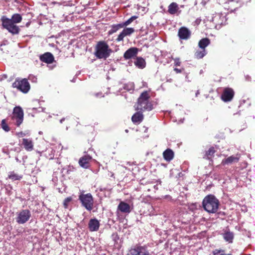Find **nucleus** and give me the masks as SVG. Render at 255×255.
<instances>
[{
    "label": "nucleus",
    "instance_id": "1",
    "mask_svg": "<svg viewBox=\"0 0 255 255\" xmlns=\"http://www.w3.org/2000/svg\"><path fill=\"white\" fill-rule=\"evenodd\" d=\"M203 207L209 213H216L219 208V200L212 195L206 196L202 202Z\"/></svg>",
    "mask_w": 255,
    "mask_h": 255
},
{
    "label": "nucleus",
    "instance_id": "2",
    "mask_svg": "<svg viewBox=\"0 0 255 255\" xmlns=\"http://www.w3.org/2000/svg\"><path fill=\"white\" fill-rule=\"evenodd\" d=\"M112 52V50L105 41H100L96 45L94 54L99 59H106Z\"/></svg>",
    "mask_w": 255,
    "mask_h": 255
},
{
    "label": "nucleus",
    "instance_id": "3",
    "mask_svg": "<svg viewBox=\"0 0 255 255\" xmlns=\"http://www.w3.org/2000/svg\"><path fill=\"white\" fill-rule=\"evenodd\" d=\"M149 96L147 91L143 92L138 98L137 103L135 105L136 110L144 111L152 109V104L149 102Z\"/></svg>",
    "mask_w": 255,
    "mask_h": 255
},
{
    "label": "nucleus",
    "instance_id": "4",
    "mask_svg": "<svg viewBox=\"0 0 255 255\" xmlns=\"http://www.w3.org/2000/svg\"><path fill=\"white\" fill-rule=\"evenodd\" d=\"M79 200L80 201L82 205L88 211H91L93 209L94 199L91 194H82L79 196Z\"/></svg>",
    "mask_w": 255,
    "mask_h": 255
},
{
    "label": "nucleus",
    "instance_id": "5",
    "mask_svg": "<svg viewBox=\"0 0 255 255\" xmlns=\"http://www.w3.org/2000/svg\"><path fill=\"white\" fill-rule=\"evenodd\" d=\"M2 26L13 34H18L19 32V27L16 25L15 23L12 22L6 17L3 16L1 18Z\"/></svg>",
    "mask_w": 255,
    "mask_h": 255
},
{
    "label": "nucleus",
    "instance_id": "6",
    "mask_svg": "<svg viewBox=\"0 0 255 255\" xmlns=\"http://www.w3.org/2000/svg\"><path fill=\"white\" fill-rule=\"evenodd\" d=\"M12 87L16 88L23 93H27L30 90V84L26 79H16L12 84Z\"/></svg>",
    "mask_w": 255,
    "mask_h": 255
},
{
    "label": "nucleus",
    "instance_id": "7",
    "mask_svg": "<svg viewBox=\"0 0 255 255\" xmlns=\"http://www.w3.org/2000/svg\"><path fill=\"white\" fill-rule=\"evenodd\" d=\"M147 248L144 246L136 245L128 251L127 255H149Z\"/></svg>",
    "mask_w": 255,
    "mask_h": 255
},
{
    "label": "nucleus",
    "instance_id": "8",
    "mask_svg": "<svg viewBox=\"0 0 255 255\" xmlns=\"http://www.w3.org/2000/svg\"><path fill=\"white\" fill-rule=\"evenodd\" d=\"M31 216V213L29 210H22L17 213V217L15 220L18 224H23L29 220Z\"/></svg>",
    "mask_w": 255,
    "mask_h": 255
},
{
    "label": "nucleus",
    "instance_id": "9",
    "mask_svg": "<svg viewBox=\"0 0 255 255\" xmlns=\"http://www.w3.org/2000/svg\"><path fill=\"white\" fill-rule=\"evenodd\" d=\"M13 120L15 121L16 125L19 126L23 120V112L20 107H16L13 109Z\"/></svg>",
    "mask_w": 255,
    "mask_h": 255
},
{
    "label": "nucleus",
    "instance_id": "10",
    "mask_svg": "<svg viewBox=\"0 0 255 255\" xmlns=\"http://www.w3.org/2000/svg\"><path fill=\"white\" fill-rule=\"evenodd\" d=\"M92 157L89 155H85L79 160V164L84 168H88L90 166V163L92 160Z\"/></svg>",
    "mask_w": 255,
    "mask_h": 255
},
{
    "label": "nucleus",
    "instance_id": "11",
    "mask_svg": "<svg viewBox=\"0 0 255 255\" xmlns=\"http://www.w3.org/2000/svg\"><path fill=\"white\" fill-rule=\"evenodd\" d=\"M234 92L231 88H226L222 95V99L225 102L230 101L233 98Z\"/></svg>",
    "mask_w": 255,
    "mask_h": 255
},
{
    "label": "nucleus",
    "instance_id": "12",
    "mask_svg": "<svg viewBox=\"0 0 255 255\" xmlns=\"http://www.w3.org/2000/svg\"><path fill=\"white\" fill-rule=\"evenodd\" d=\"M134 31V29L131 27L124 28L118 35L116 40L118 42L123 41L125 37L131 35Z\"/></svg>",
    "mask_w": 255,
    "mask_h": 255
},
{
    "label": "nucleus",
    "instance_id": "13",
    "mask_svg": "<svg viewBox=\"0 0 255 255\" xmlns=\"http://www.w3.org/2000/svg\"><path fill=\"white\" fill-rule=\"evenodd\" d=\"M138 52V49L136 47H131L128 49L124 54L125 59L128 60L134 58L136 56Z\"/></svg>",
    "mask_w": 255,
    "mask_h": 255
},
{
    "label": "nucleus",
    "instance_id": "14",
    "mask_svg": "<svg viewBox=\"0 0 255 255\" xmlns=\"http://www.w3.org/2000/svg\"><path fill=\"white\" fill-rule=\"evenodd\" d=\"M100 225V222L97 219H91L88 223V228L91 232H96L99 230Z\"/></svg>",
    "mask_w": 255,
    "mask_h": 255
},
{
    "label": "nucleus",
    "instance_id": "15",
    "mask_svg": "<svg viewBox=\"0 0 255 255\" xmlns=\"http://www.w3.org/2000/svg\"><path fill=\"white\" fill-rule=\"evenodd\" d=\"M190 31L185 27H182L179 29L178 35L180 39H187L190 37Z\"/></svg>",
    "mask_w": 255,
    "mask_h": 255
},
{
    "label": "nucleus",
    "instance_id": "16",
    "mask_svg": "<svg viewBox=\"0 0 255 255\" xmlns=\"http://www.w3.org/2000/svg\"><path fill=\"white\" fill-rule=\"evenodd\" d=\"M40 60L43 62L50 64L54 61V58L51 53L47 52L40 56Z\"/></svg>",
    "mask_w": 255,
    "mask_h": 255
},
{
    "label": "nucleus",
    "instance_id": "17",
    "mask_svg": "<svg viewBox=\"0 0 255 255\" xmlns=\"http://www.w3.org/2000/svg\"><path fill=\"white\" fill-rule=\"evenodd\" d=\"M22 144L25 149L28 151H31L33 149V143L31 139L23 138Z\"/></svg>",
    "mask_w": 255,
    "mask_h": 255
},
{
    "label": "nucleus",
    "instance_id": "18",
    "mask_svg": "<svg viewBox=\"0 0 255 255\" xmlns=\"http://www.w3.org/2000/svg\"><path fill=\"white\" fill-rule=\"evenodd\" d=\"M118 209L124 213H129L130 212V206L124 202H120L118 205Z\"/></svg>",
    "mask_w": 255,
    "mask_h": 255
},
{
    "label": "nucleus",
    "instance_id": "19",
    "mask_svg": "<svg viewBox=\"0 0 255 255\" xmlns=\"http://www.w3.org/2000/svg\"><path fill=\"white\" fill-rule=\"evenodd\" d=\"M224 239L227 242L231 243L233 242L234 235L232 232L228 230L225 231L224 233L222 234Z\"/></svg>",
    "mask_w": 255,
    "mask_h": 255
},
{
    "label": "nucleus",
    "instance_id": "20",
    "mask_svg": "<svg viewBox=\"0 0 255 255\" xmlns=\"http://www.w3.org/2000/svg\"><path fill=\"white\" fill-rule=\"evenodd\" d=\"M143 119V116L142 114L140 112H136L132 116L131 120L134 124H138L142 122Z\"/></svg>",
    "mask_w": 255,
    "mask_h": 255
},
{
    "label": "nucleus",
    "instance_id": "21",
    "mask_svg": "<svg viewBox=\"0 0 255 255\" xmlns=\"http://www.w3.org/2000/svg\"><path fill=\"white\" fill-rule=\"evenodd\" d=\"M239 160V157L231 156L226 159H224L222 161L223 165L231 164L233 162H238Z\"/></svg>",
    "mask_w": 255,
    "mask_h": 255
},
{
    "label": "nucleus",
    "instance_id": "22",
    "mask_svg": "<svg viewBox=\"0 0 255 255\" xmlns=\"http://www.w3.org/2000/svg\"><path fill=\"white\" fill-rule=\"evenodd\" d=\"M163 156L165 160L170 161L173 158L174 153L171 149H167L163 152Z\"/></svg>",
    "mask_w": 255,
    "mask_h": 255
},
{
    "label": "nucleus",
    "instance_id": "23",
    "mask_svg": "<svg viewBox=\"0 0 255 255\" xmlns=\"http://www.w3.org/2000/svg\"><path fill=\"white\" fill-rule=\"evenodd\" d=\"M135 65L138 68L143 69L145 66V61L141 57H137L134 62Z\"/></svg>",
    "mask_w": 255,
    "mask_h": 255
},
{
    "label": "nucleus",
    "instance_id": "24",
    "mask_svg": "<svg viewBox=\"0 0 255 255\" xmlns=\"http://www.w3.org/2000/svg\"><path fill=\"white\" fill-rule=\"evenodd\" d=\"M178 9L177 4L175 2H172L169 5L168 11L169 13L174 14L176 13Z\"/></svg>",
    "mask_w": 255,
    "mask_h": 255
},
{
    "label": "nucleus",
    "instance_id": "25",
    "mask_svg": "<svg viewBox=\"0 0 255 255\" xmlns=\"http://www.w3.org/2000/svg\"><path fill=\"white\" fill-rule=\"evenodd\" d=\"M210 43V40L207 38H205L199 41L198 45L201 49H205V47L209 45Z\"/></svg>",
    "mask_w": 255,
    "mask_h": 255
},
{
    "label": "nucleus",
    "instance_id": "26",
    "mask_svg": "<svg viewBox=\"0 0 255 255\" xmlns=\"http://www.w3.org/2000/svg\"><path fill=\"white\" fill-rule=\"evenodd\" d=\"M123 25L122 23L116 24V25H113L112 26L111 29L108 31V34L111 35L113 33L116 32L119 29L123 28Z\"/></svg>",
    "mask_w": 255,
    "mask_h": 255
},
{
    "label": "nucleus",
    "instance_id": "27",
    "mask_svg": "<svg viewBox=\"0 0 255 255\" xmlns=\"http://www.w3.org/2000/svg\"><path fill=\"white\" fill-rule=\"evenodd\" d=\"M8 178L12 181L19 180L22 178V175H19L14 172H10L8 174Z\"/></svg>",
    "mask_w": 255,
    "mask_h": 255
},
{
    "label": "nucleus",
    "instance_id": "28",
    "mask_svg": "<svg viewBox=\"0 0 255 255\" xmlns=\"http://www.w3.org/2000/svg\"><path fill=\"white\" fill-rule=\"evenodd\" d=\"M10 20H11V21L15 23H18L21 21L22 20V16L20 15V14L18 13H15L13 14L11 18H9Z\"/></svg>",
    "mask_w": 255,
    "mask_h": 255
},
{
    "label": "nucleus",
    "instance_id": "29",
    "mask_svg": "<svg viewBox=\"0 0 255 255\" xmlns=\"http://www.w3.org/2000/svg\"><path fill=\"white\" fill-rule=\"evenodd\" d=\"M207 52L205 49H202L200 51H197L195 53V56L198 59L202 58L206 54Z\"/></svg>",
    "mask_w": 255,
    "mask_h": 255
},
{
    "label": "nucleus",
    "instance_id": "30",
    "mask_svg": "<svg viewBox=\"0 0 255 255\" xmlns=\"http://www.w3.org/2000/svg\"><path fill=\"white\" fill-rule=\"evenodd\" d=\"M124 89L128 91H132L134 89V86L133 83L130 82L124 85Z\"/></svg>",
    "mask_w": 255,
    "mask_h": 255
},
{
    "label": "nucleus",
    "instance_id": "31",
    "mask_svg": "<svg viewBox=\"0 0 255 255\" xmlns=\"http://www.w3.org/2000/svg\"><path fill=\"white\" fill-rule=\"evenodd\" d=\"M137 18V16H132L130 18H129L128 19L127 21H126L124 23H122L123 25V26H126L128 25H129L130 23H131L134 20L136 19Z\"/></svg>",
    "mask_w": 255,
    "mask_h": 255
},
{
    "label": "nucleus",
    "instance_id": "32",
    "mask_svg": "<svg viewBox=\"0 0 255 255\" xmlns=\"http://www.w3.org/2000/svg\"><path fill=\"white\" fill-rule=\"evenodd\" d=\"M213 255H232L231 254L226 255L225 254V251L223 250L216 249L213 251Z\"/></svg>",
    "mask_w": 255,
    "mask_h": 255
},
{
    "label": "nucleus",
    "instance_id": "33",
    "mask_svg": "<svg viewBox=\"0 0 255 255\" xmlns=\"http://www.w3.org/2000/svg\"><path fill=\"white\" fill-rule=\"evenodd\" d=\"M72 198L71 197H68L65 199L63 201V206L65 208H67L68 207L69 203L72 201Z\"/></svg>",
    "mask_w": 255,
    "mask_h": 255
},
{
    "label": "nucleus",
    "instance_id": "34",
    "mask_svg": "<svg viewBox=\"0 0 255 255\" xmlns=\"http://www.w3.org/2000/svg\"><path fill=\"white\" fill-rule=\"evenodd\" d=\"M215 153V150L214 147H211L209 149V150L207 151L206 156H207V159H210V156L213 155Z\"/></svg>",
    "mask_w": 255,
    "mask_h": 255
},
{
    "label": "nucleus",
    "instance_id": "35",
    "mask_svg": "<svg viewBox=\"0 0 255 255\" xmlns=\"http://www.w3.org/2000/svg\"><path fill=\"white\" fill-rule=\"evenodd\" d=\"M221 17H222V16L220 14H218L213 17V21L214 22H215V23H216L217 24H221V25L223 24V22H220L218 20V19L221 18Z\"/></svg>",
    "mask_w": 255,
    "mask_h": 255
},
{
    "label": "nucleus",
    "instance_id": "36",
    "mask_svg": "<svg viewBox=\"0 0 255 255\" xmlns=\"http://www.w3.org/2000/svg\"><path fill=\"white\" fill-rule=\"evenodd\" d=\"M1 127L2 129L5 131H8L9 130V128L7 125L6 124L4 120H2L1 121Z\"/></svg>",
    "mask_w": 255,
    "mask_h": 255
},
{
    "label": "nucleus",
    "instance_id": "37",
    "mask_svg": "<svg viewBox=\"0 0 255 255\" xmlns=\"http://www.w3.org/2000/svg\"><path fill=\"white\" fill-rule=\"evenodd\" d=\"M174 64L175 66H180V59L179 58H176L174 59Z\"/></svg>",
    "mask_w": 255,
    "mask_h": 255
},
{
    "label": "nucleus",
    "instance_id": "38",
    "mask_svg": "<svg viewBox=\"0 0 255 255\" xmlns=\"http://www.w3.org/2000/svg\"><path fill=\"white\" fill-rule=\"evenodd\" d=\"M16 134L19 137H21L25 135V134L22 132H18Z\"/></svg>",
    "mask_w": 255,
    "mask_h": 255
},
{
    "label": "nucleus",
    "instance_id": "39",
    "mask_svg": "<svg viewBox=\"0 0 255 255\" xmlns=\"http://www.w3.org/2000/svg\"><path fill=\"white\" fill-rule=\"evenodd\" d=\"M174 70L177 73H180L182 72V70L181 69L175 68L174 69Z\"/></svg>",
    "mask_w": 255,
    "mask_h": 255
},
{
    "label": "nucleus",
    "instance_id": "40",
    "mask_svg": "<svg viewBox=\"0 0 255 255\" xmlns=\"http://www.w3.org/2000/svg\"><path fill=\"white\" fill-rule=\"evenodd\" d=\"M64 120H65V118H62V119L60 120V123L62 124L63 123V122L64 121Z\"/></svg>",
    "mask_w": 255,
    "mask_h": 255
},
{
    "label": "nucleus",
    "instance_id": "41",
    "mask_svg": "<svg viewBox=\"0 0 255 255\" xmlns=\"http://www.w3.org/2000/svg\"><path fill=\"white\" fill-rule=\"evenodd\" d=\"M154 188L155 189V190H157L158 189V187H157V184H156V185H154Z\"/></svg>",
    "mask_w": 255,
    "mask_h": 255
},
{
    "label": "nucleus",
    "instance_id": "42",
    "mask_svg": "<svg viewBox=\"0 0 255 255\" xmlns=\"http://www.w3.org/2000/svg\"><path fill=\"white\" fill-rule=\"evenodd\" d=\"M199 94V91L198 90L196 93V96L197 97L198 95Z\"/></svg>",
    "mask_w": 255,
    "mask_h": 255
},
{
    "label": "nucleus",
    "instance_id": "43",
    "mask_svg": "<svg viewBox=\"0 0 255 255\" xmlns=\"http://www.w3.org/2000/svg\"><path fill=\"white\" fill-rule=\"evenodd\" d=\"M158 182H159V184H161V181H159Z\"/></svg>",
    "mask_w": 255,
    "mask_h": 255
},
{
    "label": "nucleus",
    "instance_id": "44",
    "mask_svg": "<svg viewBox=\"0 0 255 255\" xmlns=\"http://www.w3.org/2000/svg\"><path fill=\"white\" fill-rule=\"evenodd\" d=\"M126 131L127 132H128V129H126Z\"/></svg>",
    "mask_w": 255,
    "mask_h": 255
}]
</instances>
